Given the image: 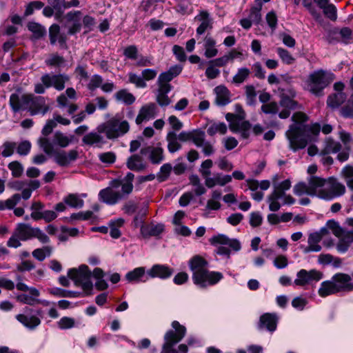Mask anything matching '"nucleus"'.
<instances>
[{"instance_id":"nucleus-43","label":"nucleus","mask_w":353,"mask_h":353,"mask_svg":"<svg viewBox=\"0 0 353 353\" xmlns=\"http://www.w3.org/2000/svg\"><path fill=\"white\" fill-rule=\"evenodd\" d=\"M65 204L74 208H81L84 205V201L77 194H70L63 199Z\"/></svg>"},{"instance_id":"nucleus-5","label":"nucleus","mask_w":353,"mask_h":353,"mask_svg":"<svg viewBox=\"0 0 353 353\" xmlns=\"http://www.w3.org/2000/svg\"><path fill=\"white\" fill-rule=\"evenodd\" d=\"M285 136L289 141L290 148L293 151L305 148L311 141L305 125H290L285 132Z\"/></svg>"},{"instance_id":"nucleus-2","label":"nucleus","mask_w":353,"mask_h":353,"mask_svg":"<svg viewBox=\"0 0 353 353\" xmlns=\"http://www.w3.org/2000/svg\"><path fill=\"white\" fill-rule=\"evenodd\" d=\"M353 291V283L351 276L345 273L334 274L330 281H323L319 289V294L321 297L334 294L339 292Z\"/></svg>"},{"instance_id":"nucleus-9","label":"nucleus","mask_w":353,"mask_h":353,"mask_svg":"<svg viewBox=\"0 0 353 353\" xmlns=\"http://www.w3.org/2000/svg\"><path fill=\"white\" fill-rule=\"evenodd\" d=\"M68 276L74 281L75 285L81 286L83 291L87 292L92 290L91 272L86 265H81L79 268L70 269Z\"/></svg>"},{"instance_id":"nucleus-13","label":"nucleus","mask_w":353,"mask_h":353,"mask_svg":"<svg viewBox=\"0 0 353 353\" xmlns=\"http://www.w3.org/2000/svg\"><path fill=\"white\" fill-rule=\"evenodd\" d=\"M296 276L297 278L294 281V284L298 286L304 287L312 281L321 280L323 277V273L316 270L307 271L302 269L297 272Z\"/></svg>"},{"instance_id":"nucleus-29","label":"nucleus","mask_w":353,"mask_h":353,"mask_svg":"<svg viewBox=\"0 0 353 353\" xmlns=\"http://www.w3.org/2000/svg\"><path fill=\"white\" fill-rule=\"evenodd\" d=\"M216 93L215 103L217 105L223 106L230 102V92L223 85H219L214 88Z\"/></svg>"},{"instance_id":"nucleus-19","label":"nucleus","mask_w":353,"mask_h":353,"mask_svg":"<svg viewBox=\"0 0 353 353\" xmlns=\"http://www.w3.org/2000/svg\"><path fill=\"white\" fill-rule=\"evenodd\" d=\"M99 196L103 202L108 205H114L122 199V194L112 188H106L99 192Z\"/></svg>"},{"instance_id":"nucleus-33","label":"nucleus","mask_w":353,"mask_h":353,"mask_svg":"<svg viewBox=\"0 0 353 353\" xmlns=\"http://www.w3.org/2000/svg\"><path fill=\"white\" fill-rule=\"evenodd\" d=\"M101 134L98 131L90 132L83 137L82 141L88 145H101L104 143V139Z\"/></svg>"},{"instance_id":"nucleus-41","label":"nucleus","mask_w":353,"mask_h":353,"mask_svg":"<svg viewBox=\"0 0 353 353\" xmlns=\"http://www.w3.org/2000/svg\"><path fill=\"white\" fill-rule=\"evenodd\" d=\"M114 97L117 101H122L126 105H131L135 101V97L125 89L117 92Z\"/></svg>"},{"instance_id":"nucleus-47","label":"nucleus","mask_w":353,"mask_h":353,"mask_svg":"<svg viewBox=\"0 0 353 353\" xmlns=\"http://www.w3.org/2000/svg\"><path fill=\"white\" fill-rule=\"evenodd\" d=\"M10 105L14 112H17L21 109H26L27 106L26 105H23V103L21 100V97H20L19 94L16 93H13L10 95Z\"/></svg>"},{"instance_id":"nucleus-39","label":"nucleus","mask_w":353,"mask_h":353,"mask_svg":"<svg viewBox=\"0 0 353 353\" xmlns=\"http://www.w3.org/2000/svg\"><path fill=\"white\" fill-rule=\"evenodd\" d=\"M134 175L132 172H128L127 175L122 179L121 191L122 197L124 195H129L133 190L132 181L134 180Z\"/></svg>"},{"instance_id":"nucleus-53","label":"nucleus","mask_w":353,"mask_h":353,"mask_svg":"<svg viewBox=\"0 0 353 353\" xmlns=\"http://www.w3.org/2000/svg\"><path fill=\"white\" fill-rule=\"evenodd\" d=\"M323 9L324 14L332 21H336L337 18L336 8L333 4L326 3L322 7H319Z\"/></svg>"},{"instance_id":"nucleus-64","label":"nucleus","mask_w":353,"mask_h":353,"mask_svg":"<svg viewBox=\"0 0 353 353\" xmlns=\"http://www.w3.org/2000/svg\"><path fill=\"white\" fill-rule=\"evenodd\" d=\"M99 159L103 163L112 164L116 160V154L113 152H103L99 154Z\"/></svg>"},{"instance_id":"nucleus-10","label":"nucleus","mask_w":353,"mask_h":353,"mask_svg":"<svg viewBox=\"0 0 353 353\" xmlns=\"http://www.w3.org/2000/svg\"><path fill=\"white\" fill-rule=\"evenodd\" d=\"M14 232L21 241L36 238L42 243L50 242V238L41 230L39 228H32L29 224H18Z\"/></svg>"},{"instance_id":"nucleus-8","label":"nucleus","mask_w":353,"mask_h":353,"mask_svg":"<svg viewBox=\"0 0 353 353\" xmlns=\"http://www.w3.org/2000/svg\"><path fill=\"white\" fill-rule=\"evenodd\" d=\"M330 81L324 70H316L310 74L305 81L306 89L316 96H322L323 90L330 83Z\"/></svg>"},{"instance_id":"nucleus-6","label":"nucleus","mask_w":353,"mask_h":353,"mask_svg":"<svg viewBox=\"0 0 353 353\" xmlns=\"http://www.w3.org/2000/svg\"><path fill=\"white\" fill-rule=\"evenodd\" d=\"M279 105L283 110L279 113L281 119H287L290 117L291 111L301 109V105L293 99L296 97V91L292 88L285 89L279 88Z\"/></svg>"},{"instance_id":"nucleus-31","label":"nucleus","mask_w":353,"mask_h":353,"mask_svg":"<svg viewBox=\"0 0 353 353\" xmlns=\"http://www.w3.org/2000/svg\"><path fill=\"white\" fill-rule=\"evenodd\" d=\"M172 90V85H158L157 102L161 106H167L170 104L171 100L167 94Z\"/></svg>"},{"instance_id":"nucleus-26","label":"nucleus","mask_w":353,"mask_h":353,"mask_svg":"<svg viewBox=\"0 0 353 353\" xmlns=\"http://www.w3.org/2000/svg\"><path fill=\"white\" fill-rule=\"evenodd\" d=\"M277 318L275 314L266 313L260 317L259 327V329L265 328L270 332H273L276 328Z\"/></svg>"},{"instance_id":"nucleus-35","label":"nucleus","mask_w":353,"mask_h":353,"mask_svg":"<svg viewBox=\"0 0 353 353\" xmlns=\"http://www.w3.org/2000/svg\"><path fill=\"white\" fill-rule=\"evenodd\" d=\"M347 96L344 92H336L327 97V104L332 108L339 107L346 100Z\"/></svg>"},{"instance_id":"nucleus-42","label":"nucleus","mask_w":353,"mask_h":353,"mask_svg":"<svg viewBox=\"0 0 353 353\" xmlns=\"http://www.w3.org/2000/svg\"><path fill=\"white\" fill-rule=\"evenodd\" d=\"M341 149V145L339 142L335 141L332 139H327L325 142V146L321 151L322 154H328L330 153H336Z\"/></svg>"},{"instance_id":"nucleus-50","label":"nucleus","mask_w":353,"mask_h":353,"mask_svg":"<svg viewBox=\"0 0 353 353\" xmlns=\"http://www.w3.org/2000/svg\"><path fill=\"white\" fill-rule=\"evenodd\" d=\"M191 141L197 146L201 147L205 141V132L201 130L192 131Z\"/></svg>"},{"instance_id":"nucleus-57","label":"nucleus","mask_w":353,"mask_h":353,"mask_svg":"<svg viewBox=\"0 0 353 353\" xmlns=\"http://www.w3.org/2000/svg\"><path fill=\"white\" fill-rule=\"evenodd\" d=\"M38 144L46 154L50 155L54 153L53 146L48 138L40 137L38 140Z\"/></svg>"},{"instance_id":"nucleus-3","label":"nucleus","mask_w":353,"mask_h":353,"mask_svg":"<svg viewBox=\"0 0 353 353\" xmlns=\"http://www.w3.org/2000/svg\"><path fill=\"white\" fill-rule=\"evenodd\" d=\"M130 123L119 114L111 117L97 127L99 133L105 134L110 140H115L124 136L130 130Z\"/></svg>"},{"instance_id":"nucleus-17","label":"nucleus","mask_w":353,"mask_h":353,"mask_svg":"<svg viewBox=\"0 0 353 353\" xmlns=\"http://www.w3.org/2000/svg\"><path fill=\"white\" fill-rule=\"evenodd\" d=\"M194 20L200 22V25L196 28V33L199 35L203 34L205 31L212 30L213 28V19L210 17L208 12L205 10L201 11L194 17Z\"/></svg>"},{"instance_id":"nucleus-34","label":"nucleus","mask_w":353,"mask_h":353,"mask_svg":"<svg viewBox=\"0 0 353 353\" xmlns=\"http://www.w3.org/2000/svg\"><path fill=\"white\" fill-rule=\"evenodd\" d=\"M262 6V0H255L254 5L250 8L248 18L256 24H259L261 21V10Z\"/></svg>"},{"instance_id":"nucleus-36","label":"nucleus","mask_w":353,"mask_h":353,"mask_svg":"<svg viewBox=\"0 0 353 353\" xmlns=\"http://www.w3.org/2000/svg\"><path fill=\"white\" fill-rule=\"evenodd\" d=\"M168 149L170 153H174L181 148V144L179 142L177 134L174 131L169 132L166 136Z\"/></svg>"},{"instance_id":"nucleus-52","label":"nucleus","mask_w":353,"mask_h":353,"mask_svg":"<svg viewBox=\"0 0 353 353\" xmlns=\"http://www.w3.org/2000/svg\"><path fill=\"white\" fill-rule=\"evenodd\" d=\"M207 132L210 136H213L217 132L225 134L227 132V126L224 123H215L208 128Z\"/></svg>"},{"instance_id":"nucleus-37","label":"nucleus","mask_w":353,"mask_h":353,"mask_svg":"<svg viewBox=\"0 0 353 353\" xmlns=\"http://www.w3.org/2000/svg\"><path fill=\"white\" fill-rule=\"evenodd\" d=\"M53 252V248L50 245H45L37 248L32 252V256L39 261H43L46 257H50Z\"/></svg>"},{"instance_id":"nucleus-12","label":"nucleus","mask_w":353,"mask_h":353,"mask_svg":"<svg viewBox=\"0 0 353 353\" xmlns=\"http://www.w3.org/2000/svg\"><path fill=\"white\" fill-rule=\"evenodd\" d=\"M243 118L244 115H239L233 113H228L225 115V119L229 122L230 130L233 132H240L241 137L245 139L250 136L251 124L248 121L240 123Z\"/></svg>"},{"instance_id":"nucleus-44","label":"nucleus","mask_w":353,"mask_h":353,"mask_svg":"<svg viewBox=\"0 0 353 353\" xmlns=\"http://www.w3.org/2000/svg\"><path fill=\"white\" fill-rule=\"evenodd\" d=\"M27 26L28 30L32 32L34 39H39L46 34V29L38 23L29 22Z\"/></svg>"},{"instance_id":"nucleus-49","label":"nucleus","mask_w":353,"mask_h":353,"mask_svg":"<svg viewBox=\"0 0 353 353\" xmlns=\"http://www.w3.org/2000/svg\"><path fill=\"white\" fill-rule=\"evenodd\" d=\"M250 70L247 68H239L237 73L232 78V83L234 84L243 83L250 76Z\"/></svg>"},{"instance_id":"nucleus-20","label":"nucleus","mask_w":353,"mask_h":353,"mask_svg":"<svg viewBox=\"0 0 353 353\" xmlns=\"http://www.w3.org/2000/svg\"><path fill=\"white\" fill-rule=\"evenodd\" d=\"M49 38L52 45H54L57 41L63 48H67V37L60 32V27L57 24H52L49 28Z\"/></svg>"},{"instance_id":"nucleus-25","label":"nucleus","mask_w":353,"mask_h":353,"mask_svg":"<svg viewBox=\"0 0 353 353\" xmlns=\"http://www.w3.org/2000/svg\"><path fill=\"white\" fill-rule=\"evenodd\" d=\"M174 272L173 269L164 265H154L148 271V274L152 277H159L162 279L170 277Z\"/></svg>"},{"instance_id":"nucleus-46","label":"nucleus","mask_w":353,"mask_h":353,"mask_svg":"<svg viewBox=\"0 0 353 353\" xmlns=\"http://www.w3.org/2000/svg\"><path fill=\"white\" fill-rule=\"evenodd\" d=\"M49 292L52 295L59 297L74 298L81 295V292H80L68 291L57 288L49 290Z\"/></svg>"},{"instance_id":"nucleus-51","label":"nucleus","mask_w":353,"mask_h":353,"mask_svg":"<svg viewBox=\"0 0 353 353\" xmlns=\"http://www.w3.org/2000/svg\"><path fill=\"white\" fill-rule=\"evenodd\" d=\"M276 52L282 61L285 64L291 65L294 63L295 58L292 57L288 50L283 48H277Z\"/></svg>"},{"instance_id":"nucleus-62","label":"nucleus","mask_w":353,"mask_h":353,"mask_svg":"<svg viewBox=\"0 0 353 353\" xmlns=\"http://www.w3.org/2000/svg\"><path fill=\"white\" fill-rule=\"evenodd\" d=\"M8 168L12 171L14 177H19L23 173V167L18 161H12L8 164Z\"/></svg>"},{"instance_id":"nucleus-27","label":"nucleus","mask_w":353,"mask_h":353,"mask_svg":"<svg viewBox=\"0 0 353 353\" xmlns=\"http://www.w3.org/2000/svg\"><path fill=\"white\" fill-rule=\"evenodd\" d=\"M232 176L223 175L221 173H216L213 177L207 178L205 184L208 188H212L216 185L224 186L232 181Z\"/></svg>"},{"instance_id":"nucleus-56","label":"nucleus","mask_w":353,"mask_h":353,"mask_svg":"<svg viewBox=\"0 0 353 353\" xmlns=\"http://www.w3.org/2000/svg\"><path fill=\"white\" fill-rule=\"evenodd\" d=\"M261 111L265 114H275L279 112V105L276 101H271L265 104H263Z\"/></svg>"},{"instance_id":"nucleus-11","label":"nucleus","mask_w":353,"mask_h":353,"mask_svg":"<svg viewBox=\"0 0 353 353\" xmlns=\"http://www.w3.org/2000/svg\"><path fill=\"white\" fill-rule=\"evenodd\" d=\"M23 105H27L26 109L31 115L37 114H45L50 110V107L46 103L44 97L34 96L33 94H24L21 96Z\"/></svg>"},{"instance_id":"nucleus-21","label":"nucleus","mask_w":353,"mask_h":353,"mask_svg":"<svg viewBox=\"0 0 353 353\" xmlns=\"http://www.w3.org/2000/svg\"><path fill=\"white\" fill-rule=\"evenodd\" d=\"M140 153L142 155L149 154V159L154 164L160 163L164 158L163 150L161 147L148 146L141 149Z\"/></svg>"},{"instance_id":"nucleus-59","label":"nucleus","mask_w":353,"mask_h":353,"mask_svg":"<svg viewBox=\"0 0 353 353\" xmlns=\"http://www.w3.org/2000/svg\"><path fill=\"white\" fill-rule=\"evenodd\" d=\"M123 55L127 59L135 60L137 58H138L139 56V51L137 47L134 45L127 46L123 50Z\"/></svg>"},{"instance_id":"nucleus-45","label":"nucleus","mask_w":353,"mask_h":353,"mask_svg":"<svg viewBox=\"0 0 353 353\" xmlns=\"http://www.w3.org/2000/svg\"><path fill=\"white\" fill-rule=\"evenodd\" d=\"M145 273V268L143 267L137 268L132 271L128 272L125 279L129 282H139Z\"/></svg>"},{"instance_id":"nucleus-32","label":"nucleus","mask_w":353,"mask_h":353,"mask_svg":"<svg viewBox=\"0 0 353 353\" xmlns=\"http://www.w3.org/2000/svg\"><path fill=\"white\" fill-rule=\"evenodd\" d=\"M16 319L30 330L35 329L41 323V319L36 316H27L23 314L17 315Z\"/></svg>"},{"instance_id":"nucleus-4","label":"nucleus","mask_w":353,"mask_h":353,"mask_svg":"<svg viewBox=\"0 0 353 353\" xmlns=\"http://www.w3.org/2000/svg\"><path fill=\"white\" fill-rule=\"evenodd\" d=\"M70 77L65 73H45L41 77V83H36L34 91L37 94H43L46 88L53 87L58 91L63 90L65 83L70 81Z\"/></svg>"},{"instance_id":"nucleus-40","label":"nucleus","mask_w":353,"mask_h":353,"mask_svg":"<svg viewBox=\"0 0 353 353\" xmlns=\"http://www.w3.org/2000/svg\"><path fill=\"white\" fill-rule=\"evenodd\" d=\"M72 139L73 136L68 137L63 132L57 131L53 136V143L61 148H65L72 142Z\"/></svg>"},{"instance_id":"nucleus-7","label":"nucleus","mask_w":353,"mask_h":353,"mask_svg":"<svg viewBox=\"0 0 353 353\" xmlns=\"http://www.w3.org/2000/svg\"><path fill=\"white\" fill-rule=\"evenodd\" d=\"M172 327L173 330H168L164 336L165 342L161 353H178L173 347L185 335L186 328L178 321H174Z\"/></svg>"},{"instance_id":"nucleus-16","label":"nucleus","mask_w":353,"mask_h":353,"mask_svg":"<svg viewBox=\"0 0 353 353\" xmlns=\"http://www.w3.org/2000/svg\"><path fill=\"white\" fill-rule=\"evenodd\" d=\"M158 107L154 103H150L143 105L139 110L135 122L137 125L141 124L144 121H148L156 117Z\"/></svg>"},{"instance_id":"nucleus-24","label":"nucleus","mask_w":353,"mask_h":353,"mask_svg":"<svg viewBox=\"0 0 353 353\" xmlns=\"http://www.w3.org/2000/svg\"><path fill=\"white\" fill-rule=\"evenodd\" d=\"M40 295L39 291L35 288H30L29 294H21L17 296V300L23 304L34 305L41 303L38 299Z\"/></svg>"},{"instance_id":"nucleus-63","label":"nucleus","mask_w":353,"mask_h":353,"mask_svg":"<svg viewBox=\"0 0 353 353\" xmlns=\"http://www.w3.org/2000/svg\"><path fill=\"white\" fill-rule=\"evenodd\" d=\"M174 77L168 71L159 74L157 80L158 85H171L169 83Z\"/></svg>"},{"instance_id":"nucleus-28","label":"nucleus","mask_w":353,"mask_h":353,"mask_svg":"<svg viewBox=\"0 0 353 353\" xmlns=\"http://www.w3.org/2000/svg\"><path fill=\"white\" fill-rule=\"evenodd\" d=\"M66 62V59L57 52L49 54L48 57L45 60V63L48 68L59 70L65 66Z\"/></svg>"},{"instance_id":"nucleus-55","label":"nucleus","mask_w":353,"mask_h":353,"mask_svg":"<svg viewBox=\"0 0 353 353\" xmlns=\"http://www.w3.org/2000/svg\"><path fill=\"white\" fill-rule=\"evenodd\" d=\"M148 213V205H145L144 207L141 209L138 214L134 216L133 220V225L135 228L140 227L141 228L143 225V218Z\"/></svg>"},{"instance_id":"nucleus-18","label":"nucleus","mask_w":353,"mask_h":353,"mask_svg":"<svg viewBox=\"0 0 353 353\" xmlns=\"http://www.w3.org/2000/svg\"><path fill=\"white\" fill-rule=\"evenodd\" d=\"M78 156L79 153L76 150H71L68 153L63 150L54 152V161L60 166H68L75 161Z\"/></svg>"},{"instance_id":"nucleus-58","label":"nucleus","mask_w":353,"mask_h":353,"mask_svg":"<svg viewBox=\"0 0 353 353\" xmlns=\"http://www.w3.org/2000/svg\"><path fill=\"white\" fill-rule=\"evenodd\" d=\"M172 170V167L170 163L163 164L160 169V172L157 174V179L162 182L165 181Z\"/></svg>"},{"instance_id":"nucleus-60","label":"nucleus","mask_w":353,"mask_h":353,"mask_svg":"<svg viewBox=\"0 0 353 353\" xmlns=\"http://www.w3.org/2000/svg\"><path fill=\"white\" fill-rule=\"evenodd\" d=\"M58 327L61 330L72 328L75 325V320L71 317L64 316L57 323Z\"/></svg>"},{"instance_id":"nucleus-30","label":"nucleus","mask_w":353,"mask_h":353,"mask_svg":"<svg viewBox=\"0 0 353 353\" xmlns=\"http://www.w3.org/2000/svg\"><path fill=\"white\" fill-rule=\"evenodd\" d=\"M126 165L128 169L136 172H141L146 168L143 157L139 154L130 156L127 160Z\"/></svg>"},{"instance_id":"nucleus-1","label":"nucleus","mask_w":353,"mask_h":353,"mask_svg":"<svg viewBox=\"0 0 353 353\" xmlns=\"http://www.w3.org/2000/svg\"><path fill=\"white\" fill-rule=\"evenodd\" d=\"M188 264L192 272L194 283L201 288L215 285L223 279L221 272L210 271L208 269V262L199 255L194 256Z\"/></svg>"},{"instance_id":"nucleus-61","label":"nucleus","mask_w":353,"mask_h":353,"mask_svg":"<svg viewBox=\"0 0 353 353\" xmlns=\"http://www.w3.org/2000/svg\"><path fill=\"white\" fill-rule=\"evenodd\" d=\"M310 192V185H307L304 182H300L294 186V193L298 196H301L304 194H309Z\"/></svg>"},{"instance_id":"nucleus-38","label":"nucleus","mask_w":353,"mask_h":353,"mask_svg":"<svg viewBox=\"0 0 353 353\" xmlns=\"http://www.w3.org/2000/svg\"><path fill=\"white\" fill-rule=\"evenodd\" d=\"M164 230L163 224L142 226L141 232L143 236H158Z\"/></svg>"},{"instance_id":"nucleus-15","label":"nucleus","mask_w":353,"mask_h":353,"mask_svg":"<svg viewBox=\"0 0 353 353\" xmlns=\"http://www.w3.org/2000/svg\"><path fill=\"white\" fill-rule=\"evenodd\" d=\"M308 181L310 188L309 195H317L319 197L324 199L323 194L326 190L327 179L312 176L310 177Z\"/></svg>"},{"instance_id":"nucleus-22","label":"nucleus","mask_w":353,"mask_h":353,"mask_svg":"<svg viewBox=\"0 0 353 353\" xmlns=\"http://www.w3.org/2000/svg\"><path fill=\"white\" fill-rule=\"evenodd\" d=\"M81 18V12L79 10L70 11L65 15L68 22L72 23V26L68 28L69 34H74L81 30V24L80 23Z\"/></svg>"},{"instance_id":"nucleus-48","label":"nucleus","mask_w":353,"mask_h":353,"mask_svg":"<svg viewBox=\"0 0 353 353\" xmlns=\"http://www.w3.org/2000/svg\"><path fill=\"white\" fill-rule=\"evenodd\" d=\"M70 221H76V220H82V221H88V220H96L97 219V216L94 214L92 211H85V212H79L77 213H73L70 216Z\"/></svg>"},{"instance_id":"nucleus-54","label":"nucleus","mask_w":353,"mask_h":353,"mask_svg":"<svg viewBox=\"0 0 353 353\" xmlns=\"http://www.w3.org/2000/svg\"><path fill=\"white\" fill-rule=\"evenodd\" d=\"M134 65L137 68H144L153 65L152 57L150 56H143L139 54L138 58L135 59Z\"/></svg>"},{"instance_id":"nucleus-23","label":"nucleus","mask_w":353,"mask_h":353,"mask_svg":"<svg viewBox=\"0 0 353 353\" xmlns=\"http://www.w3.org/2000/svg\"><path fill=\"white\" fill-rule=\"evenodd\" d=\"M285 195L286 194L284 190L280 189L277 185H275L272 192L268 196L270 210L272 212L279 210L281 204L278 200L281 198H284Z\"/></svg>"},{"instance_id":"nucleus-14","label":"nucleus","mask_w":353,"mask_h":353,"mask_svg":"<svg viewBox=\"0 0 353 353\" xmlns=\"http://www.w3.org/2000/svg\"><path fill=\"white\" fill-rule=\"evenodd\" d=\"M345 192V186L338 182L334 178L327 179L326 190L324 192V199H332L343 194Z\"/></svg>"}]
</instances>
